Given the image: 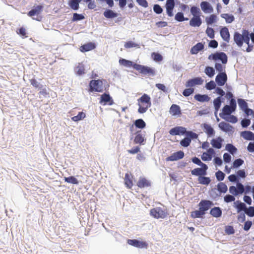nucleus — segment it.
<instances>
[{
  "instance_id": "052dcab7",
  "label": "nucleus",
  "mask_w": 254,
  "mask_h": 254,
  "mask_svg": "<svg viewBox=\"0 0 254 254\" xmlns=\"http://www.w3.org/2000/svg\"><path fill=\"white\" fill-rule=\"evenodd\" d=\"M244 163V161L241 159H236L233 163V168H238Z\"/></svg>"
},
{
  "instance_id": "603ef678",
  "label": "nucleus",
  "mask_w": 254,
  "mask_h": 254,
  "mask_svg": "<svg viewBox=\"0 0 254 254\" xmlns=\"http://www.w3.org/2000/svg\"><path fill=\"white\" fill-rule=\"evenodd\" d=\"M226 149L232 154H234L237 151V148L233 145L230 143L226 145Z\"/></svg>"
},
{
  "instance_id": "473e14b6",
  "label": "nucleus",
  "mask_w": 254,
  "mask_h": 254,
  "mask_svg": "<svg viewBox=\"0 0 254 254\" xmlns=\"http://www.w3.org/2000/svg\"><path fill=\"white\" fill-rule=\"evenodd\" d=\"M198 181L201 185H208L210 184L211 180L209 177L201 176L198 177Z\"/></svg>"
},
{
  "instance_id": "13d9d810",
  "label": "nucleus",
  "mask_w": 254,
  "mask_h": 254,
  "mask_svg": "<svg viewBox=\"0 0 254 254\" xmlns=\"http://www.w3.org/2000/svg\"><path fill=\"white\" fill-rule=\"evenodd\" d=\"M206 33L210 38L213 39L214 38V30L212 28L207 27L206 30Z\"/></svg>"
},
{
  "instance_id": "338daca9",
  "label": "nucleus",
  "mask_w": 254,
  "mask_h": 254,
  "mask_svg": "<svg viewBox=\"0 0 254 254\" xmlns=\"http://www.w3.org/2000/svg\"><path fill=\"white\" fill-rule=\"evenodd\" d=\"M216 177L218 181H222L224 180L225 177V174L221 171H217L216 174Z\"/></svg>"
},
{
  "instance_id": "864d4df0",
  "label": "nucleus",
  "mask_w": 254,
  "mask_h": 254,
  "mask_svg": "<svg viewBox=\"0 0 254 254\" xmlns=\"http://www.w3.org/2000/svg\"><path fill=\"white\" fill-rule=\"evenodd\" d=\"M239 106L243 111L248 107L247 103L242 99H239L238 100Z\"/></svg>"
},
{
  "instance_id": "5fc2aeb1",
  "label": "nucleus",
  "mask_w": 254,
  "mask_h": 254,
  "mask_svg": "<svg viewBox=\"0 0 254 254\" xmlns=\"http://www.w3.org/2000/svg\"><path fill=\"white\" fill-rule=\"evenodd\" d=\"M84 19V16L83 15H82L81 14L74 13L73 14L72 21H76L81 20Z\"/></svg>"
},
{
  "instance_id": "aec40b11",
  "label": "nucleus",
  "mask_w": 254,
  "mask_h": 254,
  "mask_svg": "<svg viewBox=\"0 0 254 254\" xmlns=\"http://www.w3.org/2000/svg\"><path fill=\"white\" fill-rule=\"evenodd\" d=\"M204 49V44L199 42L193 46L190 49V53L192 55L197 54Z\"/></svg>"
},
{
  "instance_id": "9d476101",
  "label": "nucleus",
  "mask_w": 254,
  "mask_h": 254,
  "mask_svg": "<svg viewBox=\"0 0 254 254\" xmlns=\"http://www.w3.org/2000/svg\"><path fill=\"white\" fill-rule=\"evenodd\" d=\"M203 83V79L200 77H197L188 80L186 83V86L191 87L196 85H201Z\"/></svg>"
},
{
  "instance_id": "72a5a7b5",
  "label": "nucleus",
  "mask_w": 254,
  "mask_h": 254,
  "mask_svg": "<svg viewBox=\"0 0 254 254\" xmlns=\"http://www.w3.org/2000/svg\"><path fill=\"white\" fill-rule=\"evenodd\" d=\"M205 132L209 136H211L214 134V130L210 125L204 124L203 125Z\"/></svg>"
},
{
  "instance_id": "0eeeda50",
  "label": "nucleus",
  "mask_w": 254,
  "mask_h": 254,
  "mask_svg": "<svg viewBox=\"0 0 254 254\" xmlns=\"http://www.w3.org/2000/svg\"><path fill=\"white\" fill-rule=\"evenodd\" d=\"M175 2L174 0H167L165 7L166 13L168 16L172 17L174 15L173 10L175 8Z\"/></svg>"
},
{
  "instance_id": "412c9836",
  "label": "nucleus",
  "mask_w": 254,
  "mask_h": 254,
  "mask_svg": "<svg viewBox=\"0 0 254 254\" xmlns=\"http://www.w3.org/2000/svg\"><path fill=\"white\" fill-rule=\"evenodd\" d=\"M170 113L172 116H180L182 113L180 107L176 104H173L170 109Z\"/></svg>"
},
{
  "instance_id": "7c9ffc66",
  "label": "nucleus",
  "mask_w": 254,
  "mask_h": 254,
  "mask_svg": "<svg viewBox=\"0 0 254 254\" xmlns=\"http://www.w3.org/2000/svg\"><path fill=\"white\" fill-rule=\"evenodd\" d=\"M104 16L107 18H114L118 16V13L111 9H107L104 12Z\"/></svg>"
},
{
  "instance_id": "e433bc0d",
  "label": "nucleus",
  "mask_w": 254,
  "mask_h": 254,
  "mask_svg": "<svg viewBox=\"0 0 254 254\" xmlns=\"http://www.w3.org/2000/svg\"><path fill=\"white\" fill-rule=\"evenodd\" d=\"M76 72L78 75H81L85 73L84 65L82 63H79L75 68Z\"/></svg>"
},
{
  "instance_id": "79ce46f5",
  "label": "nucleus",
  "mask_w": 254,
  "mask_h": 254,
  "mask_svg": "<svg viewBox=\"0 0 254 254\" xmlns=\"http://www.w3.org/2000/svg\"><path fill=\"white\" fill-rule=\"evenodd\" d=\"M191 174L192 175L196 176H205V174L202 172V169L200 168H195L191 171Z\"/></svg>"
},
{
  "instance_id": "bf43d9fd",
  "label": "nucleus",
  "mask_w": 254,
  "mask_h": 254,
  "mask_svg": "<svg viewBox=\"0 0 254 254\" xmlns=\"http://www.w3.org/2000/svg\"><path fill=\"white\" fill-rule=\"evenodd\" d=\"M245 212L249 217L254 216V207L250 206L249 208H246Z\"/></svg>"
},
{
  "instance_id": "774afa93",
  "label": "nucleus",
  "mask_w": 254,
  "mask_h": 254,
  "mask_svg": "<svg viewBox=\"0 0 254 254\" xmlns=\"http://www.w3.org/2000/svg\"><path fill=\"white\" fill-rule=\"evenodd\" d=\"M215 67L217 71H219L220 73L225 72V66H223L221 64L216 63Z\"/></svg>"
},
{
  "instance_id": "4d7b16f0",
  "label": "nucleus",
  "mask_w": 254,
  "mask_h": 254,
  "mask_svg": "<svg viewBox=\"0 0 254 254\" xmlns=\"http://www.w3.org/2000/svg\"><path fill=\"white\" fill-rule=\"evenodd\" d=\"M190 142L191 139H190L189 137H186L181 141L180 144L182 146L184 147H188V146L190 145Z\"/></svg>"
},
{
  "instance_id": "de8ad7c7",
  "label": "nucleus",
  "mask_w": 254,
  "mask_h": 254,
  "mask_svg": "<svg viewBox=\"0 0 254 254\" xmlns=\"http://www.w3.org/2000/svg\"><path fill=\"white\" fill-rule=\"evenodd\" d=\"M85 114L83 112H79L77 116L71 118V120L74 122H78L85 118Z\"/></svg>"
},
{
  "instance_id": "b1692460",
  "label": "nucleus",
  "mask_w": 254,
  "mask_h": 254,
  "mask_svg": "<svg viewBox=\"0 0 254 254\" xmlns=\"http://www.w3.org/2000/svg\"><path fill=\"white\" fill-rule=\"evenodd\" d=\"M132 178V177L131 174L126 173L125 174L124 178L125 184L126 186L128 189H131L133 186Z\"/></svg>"
},
{
  "instance_id": "6e6d98bb",
  "label": "nucleus",
  "mask_w": 254,
  "mask_h": 254,
  "mask_svg": "<svg viewBox=\"0 0 254 254\" xmlns=\"http://www.w3.org/2000/svg\"><path fill=\"white\" fill-rule=\"evenodd\" d=\"M125 47L126 48H133V47H136V48H139V46L138 44H136L134 42H133L132 41H128L127 42H126L125 44V45H124Z\"/></svg>"
},
{
  "instance_id": "ea45409f",
  "label": "nucleus",
  "mask_w": 254,
  "mask_h": 254,
  "mask_svg": "<svg viewBox=\"0 0 254 254\" xmlns=\"http://www.w3.org/2000/svg\"><path fill=\"white\" fill-rule=\"evenodd\" d=\"M217 21V16L215 14H211L209 16L206 17L205 21L208 25L212 24Z\"/></svg>"
},
{
  "instance_id": "8fccbe9b",
  "label": "nucleus",
  "mask_w": 254,
  "mask_h": 254,
  "mask_svg": "<svg viewBox=\"0 0 254 254\" xmlns=\"http://www.w3.org/2000/svg\"><path fill=\"white\" fill-rule=\"evenodd\" d=\"M119 63L120 64L123 65L126 67H130L133 66L132 62L127 60L122 59L119 60Z\"/></svg>"
},
{
  "instance_id": "3c124183",
  "label": "nucleus",
  "mask_w": 254,
  "mask_h": 254,
  "mask_svg": "<svg viewBox=\"0 0 254 254\" xmlns=\"http://www.w3.org/2000/svg\"><path fill=\"white\" fill-rule=\"evenodd\" d=\"M239 203L236 206V208L237 209V212H240L241 211H244L245 212L246 209V205L244 203L237 201Z\"/></svg>"
},
{
  "instance_id": "393cba45",
  "label": "nucleus",
  "mask_w": 254,
  "mask_h": 254,
  "mask_svg": "<svg viewBox=\"0 0 254 254\" xmlns=\"http://www.w3.org/2000/svg\"><path fill=\"white\" fill-rule=\"evenodd\" d=\"M96 47L94 43L90 42L85 44L80 47V51L82 52H88L95 49Z\"/></svg>"
},
{
  "instance_id": "cd10ccee",
  "label": "nucleus",
  "mask_w": 254,
  "mask_h": 254,
  "mask_svg": "<svg viewBox=\"0 0 254 254\" xmlns=\"http://www.w3.org/2000/svg\"><path fill=\"white\" fill-rule=\"evenodd\" d=\"M102 102H104L105 104L109 103V105H112L113 102L109 94L104 93L101 96L100 103Z\"/></svg>"
},
{
  "instance_id": "9b49d317",
  "label": "nucleus",
  "mask_w": 254,
  "mask_h": 254,
  "mask_svg": "<svg viewBox=\"0 0 254 254\" xmlns=\"http://www.w3.org/2000/svg\"><path fill=\"white\" fill-rule=\"evenodd\" d=\"M127 243L130 245L139 248H146L148 247V244L145 242L139 241L135 239L128 240Z\"/></svg>"
},
{
  "instance_id": "423d86ee",
  "label": "nucleus",
  "mask_w": 254,
  "mask_h": 254,
  "mask_svg": "<svg viewBox=\"0 0 254 254\" xmlns=\"http://www.w3.org/2000/svg\"><path fill=\"white\" fill-rule=\"evenodd\" d=\"M229 191L234 195H238L239 194H242L245 191L244 186L240 183L237 184V187L231 186L229 188Z\"/></svg>"
},
{
  "instance_id": "49530a36",
  "label": "nucleus",
  "mask_w": 254,
  "mask_h": 254,
  "mask_svg": "<svg viewBox=\"0 0 254 254\" xmlns=\"http://www.w3.org/2000/svg\"><path fill=\"white\" fill-rule=\"evenodd\" d=\"M204 214V212H203L199 209V210L192 211L191 212V217L193 218H199L201 217Z\"/></svg>"
},
{
  "instance_id": "c9c22d12",
  "label": "nucleus",
  "mask_w": 254,
  "mask_h": 254,
  "mask_svg": "<svg viewBox=\"0 0 254 254\" xmlns=\"http://www.w3.org/2000/svg\"><path fill=\"white\" fill-rule=\"evenodd\" d=\"M221 16L225 19L226 22L228 23H232L235 19V17L232 14L228 13H223L221 15Z\"/></svg>"
},
{
  "instance_id": "a878e982",
  "label": "nucleus",
  "mask_w": 254,
  "mask_h": 254,
  "mask_svg": "<svg viewBox=\"0 0 254 254\" xmlns=\"http://www.w3.org/2000/svg\"><path fill=\"white\" fill-rule=\"evenodd\" d=\"M137 186L140 188H143L150 186V183L145 178H140L137 182Z\"/></svg>"
},
{
  "instance_id": "20e7f679",
  "label": "nucleus",
  "mask_w": 254,
  "mask_h": 254,
  "mask_svg": "<svg viewBox=\"0 0 254 254\" xmlns=\"http://www.w3.org/2000/svg\"><path fill=\"white\" fill-rule=\"evenodd\" d=\"M150 214L152 217L156 219H164L167 217L168 215V213L167 209L157 207L150 209Z\"/></svg>"
},
{
  "instance_id": "4c0bfd02",
  "label": "nucleus",
  "mask_w": 254,
  "mask_h": 254,
  "mask_svg": "<svg viewBox=\"0 0 254 254\" xmlns=\"http://www.w3.org/2000/svg\"><path fill=\"white\" fill-rule=\"evenodd\" d=\"M217 190L220 193H225L227 191V186L224 183L221 182L218 184Z\"/></svg>"
},
{
  "instance_id": "a18cd8bd",
  "label": "nucleus",
  "mask_w": 254,
  "mask_h": 254,
  "mask_svg": "<svg viewBox=\"0 0 254 254\" xmlns=\"http://www.w3.org/2000/svg\"><path fill=\"white\" fill-rule=\"evenodd\" d=\"M135 127L139 128H143L145 127L146 124L142 119L136 120L134 122Z\"/></svg>"
},
{
  "instance_id": "f8f14e48",
  "label": "nucleus",
  "mask_w": 254,
  "mask_h": 254,
  "mask_svg": "<svg viewBox=\"0 0 254 254\" xmlns=\"http://www.w3.org/2000/svg\"><path fill=\"white\" fill-rule=\"evenodd\" d=\"M217 84L219 86H223L227 80V76L225 72L218 74L215 78Z\"/></svg>"
},
{
  "instance_id": "4be33fe9",
  "label": "nucleus",
  "mask_w": 254,
  "mask_h": 254,
  "mask_svg": "<svg viewBox=\"0 0 254 254\" xmlns=\"http://www.w3.org/2000/svg\"><path fill=\"white\" fill-rule=\"evenodd\" d=\"M141 131H138L134 137L133 142L135 144H143L145 141L144 136L141 134Z\"/></svg>"
},
{
  "instance_id": "c03bdc74",
  "label": "nucleus",
  "mask_w": 254,
  "mask_h": 254,
  "mask_svg": "<svg viewBox=\"0 0 254 254\" xmlns=\"http://www.w3.org/2000/svg\"><path fill=\"white\" fill-rule=\"evenodd\" d=\"M205 74L210 77H212L215 74V70L212 67L206 66L204 70Z\"/></svg>"
},
{
  "instance_id": "5701e85b",
  "label": "nucleus",
  "mask_w": 254,
  "mask_h": 254,
  "mask_svg": "<svg viewBox=\"0 0 254 254\" xmlns=\"http://www.w3.org/2000/svg\"><path fill=\"white\" fill-rule=\"evenodd\" d=\"M223 139L221 137H218L216 138L212 139L211 141L212 146L215 148L220 149L222 147Z\"/></svg>"
},
{
  "instance_id": "58836bf2",
  "label": "nucleus",
  "mask_w": 254,
  "mask_h": 254,
  "mask_svg": "<svg viewBox=\"0 0 254 254\" xmlns=\"http://www.w3.org/2000/svg\"><path fill=\"white\" fill-rule=\"evenodd\" d=\"M175 19L178 22H182L188 20L189 18L185 17L182 12H178L175 16Z\"/></svg>"
},
{
  "instance_id": "6ab92c4d",
  "label": "nucleus",
  "mask_w": 254,
  "mask_h": 254,
  "mask_svg": "<svg viewBox=\"0 0 254 254\" xmlns=\"http://www.w3.org/2000/svg\"><path fill=\"white\" fill-rule=\"evenodd\" d=\"M220 35L222 38L226 42H229L230 40V33L228 28L226 27H224L221 29L220 31Z\"/></svg>"
},
{
  "instance_id": "09e8293b",
  "label": "nucleus",
  "mask_w": 254,
  "mask_h": 254,
  "mask_svg": "<svg viewBox=\"0 0 254 254\" xmlns=\"http://www.w3.org/2000/svg\"><path fill=\"white\" fill-rule=\"evenodd\" d=\"M214 106L215 110V113L218 112L219 110L221 104V97H218L217 98L215 99L213 101Z\"/></svg>"
},
{
  "instance_id": "2eb2a0df",
  "label": "nucleus",
  "mask_w": 254,
  "mask_h": 254,
  "mask_svg": "<svg viewBox=\"0 0 254 254\" xmlns=\"http://www.w3.org/2000/svg\"><path fill=\"white\" fill-rule=\"evenodd\" d=\"M244 39V30L242 34L236 32L234 35V40L239 47H242L243 44V40Z\"/></svg>"
},
{
  "instance_id": "f3484780",
  "label": "nucleus",
  "mask_w": 254,
  "mask_h": 254,
  "mask_svg": "<svg viewBox=\"0 0 254 254\" xmlns=\"http://www.w3.org/2000/svg\"><path fill=\"white\" fill-rule=\"evenodd\" d=\"M43 9V6L42 5H37L36 6H34V8L30 10L27 15L30 17H33L34 15H39Z\"/></svg>"
},
{
  "instance_id": "4468645a",
  "label": "nucleus",
  "mask_w": 254,
  "mask_h": 254,
  "mask_svg": "<svg viewBox=\"0 0 254 254\" xmlns=\"http://www.w3.org/2000/svg\"><path fill=\"white\" fill-rule=\"evenodd\" d=\"M235 111L229 105H227L223 107L222 112L219 114V116L223 119H226V116L230 115Z\"/></svg>"
},
{
  "instance_id": "39448f33",
  "label": "nucleus",
  "mask_w": 254,
  "mask_h": 254,
  "mask_svg": "<svg viewBox=\"0 0 254 254\" xmlns=\"http://www.w3.org/2000/svg\"><path fill=\"white\" fill-rule=\"evenodd\" d=\"M133 67L142 74L148 75H154L155 74L154 69L148 66L134 64L133 65Z\"/></svg>"
},
{
  "instance_id": "dca6fc26",
  "label": "nucleus",
  "mask_w": 254,
  "mask_h": 254,
  "mask_svg": "<svg viewBox=\"0 0 254 254\" xmlns=\"http://www.w3.org/2000/svg\"><path fill=\"white\" fill-rule=\"evenodd\" d=\"M200 7L201 10L205 13H212L213 11V8L211 5L207 1H202L200 3Z\"/></svg>"
},
{
  "instance_id": "c756f323",
  "label": "nucleus",
  "mask_w": 254,
  "mask_h": 254,
  "mask_svg": "<svg viewBox=\"0 0 254 254\" xmlns=\"http://www.w3.org/2000/svg\"><path fill=\"white\" fill-rule=\"evenodd\" d=\"M219 127L221 128V129L225 132L231 131H232L233 128L232 127L231 125L224 122H222L220 123L219 124Z\"/></svg>"
},
{
  "instance_id": "1a4fd4ad",
  "label": "nucleus",
  "mask_w": 254,
  "mask_h": 254,
  "mask_svg": "<svg viewBox=\"0 0 254 254\" xmlns=\"http://www.w3.org/2000/svg\"><path fill=\"white\" fill-rule=\"evenodd\" d=\"M184 152L183 151L180 150L177 152H174L170 156L166 158V161H175L181 159L184 157Z\"/></svg>"
},
{
  "instance_id": "e2e57ef3",
  "label": "nucleus",
  "mask_w": 254,
  "mask_h": 254,
  "mask_svg": "<svg viewBox=\"0 0 254 254\" xmlns=\"http://www.w3.org/2000/svg\"><path fill=\"white\" fill-rule=\"evenodd\" d=\"M194 92V89L191 88H189L186 89L184 90L183 92V94L184 96L186 97L189 96L191 94H192Z\"/></svg>"
},
{
  "instance_id": "c85d7f7f",
  "label": "nucleus",
  "mask_w": 254,
  "mask_h": 254,
  "mask_svg": "<svg viewBox=\"0 0 254 254\" xmlns=\"http://www.w3.org/2000/svg\"><path fill=\"white\" fill-rule=\"evenodd\" d=\"M241 135L244 138L248 140H254V133L250 131L242 132Z\"/></svg>"
},
{
  "instance_id": "f704fd0d",
  "label": "nucleus",
  "mask_w": 254,
  "mask_h": 254,
  "mask_svg": "<svg viewBox=\"0 0 254 254\" xmlns=\"http://www.w3.org/2000/svg\"><path fill=\"white\" fill-rule=\"evenodd\" d=\"M221 60L223 64H226L227 62V56L223 52L217 53L216 60Z\"/></svg>"
},
{
  "instance_id": "7ed1b4c3",
  "label": "nucleus",
  "mask_w": 254,
  "mask_h": 254,
  "mask_svg": "<svg viewBox=\"0 0 254 254\" xmlns=\"http://www.w3.org/2000/svg\"><path fill=\"white\" fill-rule=\"evenodd\" d=\"M104 82H106L105 79L92 80L89 82V92H102L106 90Z\"/></svg>"
},
{
  "instance_id": "f03ea898",
  "label": "nucleus",
  "mask_w": 254,
  "mask_h": 254,
  "mask_svg": "<svg viewBox=\"0 0 254 254\" xmlns=\"http://www.w3.org/2000/svg\"><path fill=\"white\" fill-rule=\"evenodd\" d=\"M139 106L138 112L140 114L144 113L151 105V98L149 95L144 94L137 99Z\"/></svg>"
},
{
  "instance_id": "6e6552de",
  "label": "nucleus",
  "mask_w": 254,
  "mask_h": 254,
  "mask_svg": "<svg viewBox=\"0 0 254 254\" xmlns=\"http://www.w3.org/2000/svg\"><path fill=\"white\" fill-rule=\"evenodd\" d=\"M213 205L212 202L210 200H202L198 204L199 209L205 214V211L208 210Z\"/></svg>"
},
{
  "instance_id": "bb28decb",
  "label": "nucleus",
  "mask_w": 254,
  "mask_h": 254,
  "mask_svg": "<svg viewBox=\"0 0 254 254\" xmlns=\"http://www.w3.org/2000/svg\"><path fill=\"white\" fill-rule=\"evenodd\" d=\"M194 98L196 100L200 102H208L210 99V98L207 95L205 94H196Z\"/></svg>"
},
{
  "instance_id": "ddd939ff",
  "label": "nucleus",
  "mask_w": 254,
  "mask_h": 254,
  "mask_svg": "<svg viewBox=\"0 0 254 254\" xmlns=\"http://www.w3.org/2000/svg\"><path fill=\"white\" fill-rule=\"evenodd\" d=\"M186 132V128L183 127H176L171 128L169 133L172 135L184 134Z\"/></svg>"
},
{
  "instance_id": "2f4dec72",
  "label": "nucleus",
  "mask_w": 254,
  "mask_h": 254,
  "mask_svg": "<svg viewBox=\"0 0 254 254\" xmlns=\"http://www.w3.org/2000/svg\"><path fill=\"white\" fill-rule=\"evenodd\" d=\"M210 214L214 217H219L222 215V211L218 207H215L210 210Z\"/></svg>"
},
{
  "instance_id": "37998d69",
  "label": "nucleus",
  "mask_w": 254,
  "mask_h": 254,
  "mask_svg": "<svg viewBox=\"0 0 254 254\" xmlns=\"http://www.w3.org/2000/svg\"><path fill=\"white\" fill-rule=\"evenodd\" d=\"M79 3L80 2L74 0H70L68 1V5L71 9L76 10L79 8Z\"/></svg>"
},
{
  "instance_id": "0e129e2a",
  "label": "nucleus",
  "mask_w": 254,
  "mask_h": 254,
  "mask_svg": "<svg viewBox=\"0 0 254 254\" xmlns=\"http://www.w3.org/2000/svg\"><path fill=\"white\" fill-rule=\"evenodd\" d=\"M225 233L228 235L233 234L235 233V230L232 226H227L225 229Z\"/></svg>"
},
{
  "instance_id": "680f3d73",
  "label": "nucleus",
  "mask_w": 254,
  "mask_h": 254,
  "mask_svg": "<svg viewBox=\"0 0 254 254\" xmlns=\"http://www.w3.org/2000/svg\"><path fill=\"white\" fill-rule=\"evenodd\" d=\"M205 87L208 90H212L215 88L216 84L213 81L211 80L206 84Z\"/></svg>"
},
{
  "instance_id": "69168bd1",
  "label": "nucleus",
  "mask_w": 254,
  "mask_h": 254,
  "mask_svg": "<svg viewBox=\"0 0 254 254\" xmlns=\"http://www.w3.org/2000/svg\"><path fill=\"white\" fill-rule=\"evenodd\" d=\"M152 56L153 60L156 62H160L163 59L162 56L158 53H153Z\"/></svg>"
},
{
  "instance_id": "f257e3e1",
  "label": "nucleus",
  "mask_w": 254,
  "mask_h": 254,
  "mask_svg": "<svg viewBox=\"0 0 254 254\" xmlns=\"http://www.w3.org/2000/svg\"><path fill=\"white\" fill-rule=\"evenodd\" d=\"M190 11L193 16L190 20V25L193 27H199L202 22L200 9L197 6H192L190 7Z\"/></svg>"
},
{
  "instance_id": "a19ab883",
  "label": "nucleus",
  "mask_w": 254,
  "mask_h": 254,
  "mask_svg": "<svg viewBox=\"0 0 254 254\" xmlns=\"http://www.w3.org/2000/svg\"><path fill=\"white\" fill-rule=\"evenodd\" d=\"M64 180L65 182L72 184L77 185L79 183L77 179L74 176L64 177Z\"/></svg>"
},
{
  "instance_id": "a211bd4d",
  "label": "nucleus",
  "mask_w": 254,
  "mask_h": 254,
  "mask_svg": "<svg viewBox=\"0 0 254 254\" xmlns=\"http://www.w3.org/2000/svg\"><path fill=\"white\" fill-rule=\"evenodd\" d=\"M215 154L213 149L209 148L207 150V152H203L201 155V159L204 161H210L212 159L213 155Z\"/></svg>"
}]
</instances>
